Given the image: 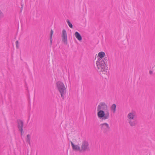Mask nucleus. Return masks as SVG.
<instances>
[{"label": "nucleus", "mask_w": 155, "mask_h": 155, "mask_svg": "<svg viewBox=\"0 0 155 155\" xmlns=\"http://www.w3.org/2000/svg\"><path fill=\"white\" fill-rule=\"evenodd\" d=\"M97 115L98 118L102 120L108 119L110 117L108 107L106 103L101 102L97 107Z\"/></svg>", "instance_id": "f257e3e1"}, {"label": "nucleus", "mask_w": 155, "mask_h": 155, "mask_svg": "<svg viewBox=\"0 0 155 155\" xmlns=\"http://www.w3.org/2000/svg\"><path fill=\"white\" fill-rule=\"evenodd\" d=\"M97 70L100 74H105L108 69L107 63H105L101 59H98L96 62Z\"/></svg>", "instance_id": "f03ea898"}, {"label": "nucleus", "mask_w": 155, "mask_h": 155, "mask_svg": "<svg viewBox=\"0 0 155 155\" xmlns=\"http://www.w3.org/2000/svg\"><path fill=\"white\" fill-rule=\"evenodd\" d=\"M56 87L60 93L61 97L62 98L64 99L67 93V88L64 84L61 81H58L56 83Z\"/></svg>", "instance_id": "7ed1b4c3"}, {"label": "nucleus", "mask_w": 155, "mask_h": 155, "mask_svg": "<svg viewBox=\"0 0 155 155\" xmlns=\"http://www.w3.org/2000/svg\"><path fill=\"white\" fill-rule=\"evenodd\" d=\"M136 116L135 112L133 110L129 112L127 115L128 123L131 126H135L137 124V121L135 119Z\"/></svg>", "instance_id": "20e7f679"}, {"label": "nucleus", "mask_w": 155, "mask_h": 155, "mask_svg": "<svg viewBox=\"0 0 155 155\" xmlns=\"http://www.w3.org/2000/svg\"><path fill=\"white\" fill-rule=\"evenodd\" d=\"M81 151L89 150L90 148L88 142L85 140L83 141L81 143Z\"/></svg>", "instance_id": "39448f33"}, {"label": "nucleus", "mask_w": 155, "mask_h": 155, "mask_svg": "<svg viewBox=\"0 0 155 155\" xmlns=\"http://www.w3.org/2000/svg\"><path fill=\"white\" fill-rule=\"evenodd\" d=\"M100 127L101 130L105 132L108 131L110 129L109 124L106 122L101 124Z\"/></svg>", "instance_id": "423d86ee"}, {"label": "nucleus", "mask_w": 155, "mask_h": 155, "mask_svg": "<svg viewBox=\"0 0 155 155\" xmlns=\"http://www.w3.org/2000/svg\"><path fill=\"white\" fill-rule=\"evenodd\" d=\"M62 41L66 45L67 44V35L66 31L65 30L63 29L62 32Z\"/></svg>", "instance_id": "0eeeda50"}, {"label": "nucleus", "mask_w": 155, "mask_h": 155, "mask_svg": "<svg viewBox=\"0 0 155 155\" xmlns=\"http://www.w3.org/2000/svg\"><path fill=\"white\" fill-rule=\"evenodd\" d=\"M73 150L75 151L81 152V149L80 147L78 145L74 144L72 142H71Z\"/></svg>", "instance_id": "6e6552de"}, {"label": "nucleus", "mask_w": 155, "mask_h": 155, "mask_svg": "<svg viewBox=\"0 0 155 155\" xmlns=\"http://www.w3.org/2000/svg\"><path fill=\"white\" fill-rule=\"evenodd\" d=\"M111 111L113 113L116 112V105L115 104H112L110 107Z\"/></svg>", "instance_id": "1a4fd4ad"}, {"label": "nucleus", "mask_w": 155, "mask_h": 155, "mask_svg": "<svg viewBox=\"0 0 155 155\" xmlns=\"http://www.w3.org/2000/svg\"><path fill=\"white\" fill-rule=\"evenodd\" d=\"M74 35L76 38L79 41L81 40L82 38L80 34L77 31H76L74 34Z\"/></svg>", "instance_id": "9d476101"}, {"label": "nucleus", "mask_w": 155, "mask_h": 155, "mask_svg": "<svg viewBox=\"0 0 155 155\" xmlns=\"http://www.w3.org/2000/svg\"><path fill=\"white\" fill-rule=\"evenodd\" d=\"M23 123L21 121L19 122L18 124V128L19 130L21 131L22 133L23 132Z\"/></svg>", "instance_id": "9b49d317"}, {"label": "nucleus", "mask_w": 155, "mask_h": 155, "mask_svg": "<svg viewBox=\"0 0 155 155\" xmlns=\"http://www.w3.org/2000/svg\"><path fill=\"white\" fill-rule=\"evenodd\" d=\"M105 55V53L103 51L99 52L98 53L97 57L98 58L102 59L104 57Z\"/></svg>", "instance_id": "f8f14e48"}, {"label": "nucleus", "mask_w": 155, "mask_h": 155, "mask_svg": "<svg viewBox=\"0 0 155 155\" xmlns=\"http://www.w3.org/2000/svg\"><path fill=\"white\" fill-rule=\"evenodd\" d=\"M26 142L29 144H30V135L28 134L26 136Z\"/></svg>", "instance_id": "ddd939ff"}, {"label": "nucleus", "mask_w": 155, "mask_h": 155, "mask_svg": "<svg viewBox=\"0 0 155 155\" xmlns=\"http://www.w3.org/2000/svg\"><path fill=\"white\" fill-rule=\"evenodd\" d=\"M4 16V14L2 11L0 9V20L3 18Z\"/></svg>", "instance_id": "4468645a"}, {"label": "nucleus", "mask_w": 155, "mask_h": 155, "mask_svg": "<svg viewBox=\"0 0 155 155\" xmlns=\"http://www.w3.org/2000/svg\"><path fill=\"white\" fill-rule=\"evenodd\" d=\"M67 22L68 23V24L69 26L71 28H72L73 26L72 24L68 20H67Z\"/></svg>", "instance_id": "2eb2a0df"}, {"label": "nucleus", "mask_w": 155, "mask_h": 155, "mask_svg": "<svg viewBox=\"0 0 155 155\" xmlns=\"http://www.w3.org/2000/svg\"><path fill=\"white\" fill-rule=\"evenodd\" d=\"M53 31L52 30H51V39L52 37L53 34Z\"/></svg>", "instance_id": "dca6fc26"}, {"label": "nucleus", "mask_w": 155, "mask_h": 155, "mask_svg": "<svg viewBox=\"0 0 155 155\" xmlns=\"http://www.w3.org/2000/svg\"><path fill=\"white\" fill-rule=\"evenodd\" d=\"M149 73L150 74H153V71H149Z\"/></svg>", "instance_id": "f3484780"}, {"label": "nucleus", "mask_w": 155, "mask_h": 155, "mask_svg": "<svg viewBox=\"0 0 155 155\" xmlns=\"http://www.w3.org/2000/svg\"><path fill=\"white\" fill-rule=\"evenodd\" d=\"M16 45L17 46V45L18 44V41H16Z\"/></svg>", "instance_id": "a211bd4d"}]
</instances>
